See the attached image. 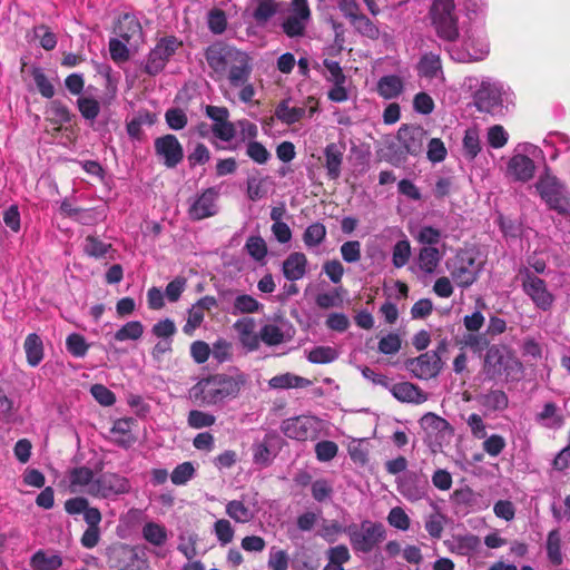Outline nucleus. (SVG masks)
I'll use <instances>...</instances> for the list:
<instances>
[{
  "label": "nucleus",
  "mask_w": 570,
  "mask_h": 570,
  "mask_svg": "<svg viewBox=\"0 0 570 570\" xmlns=\"http://www.w3.org/2000/svg\"><path fill=\"white\" fill-rule=\"evenodd\" d=\"M226 514L239 523L249 522L254 518L253 511L238 500L229 501L226 504Z\"/></svg>",
  "instance_id": "obj_42"
},
{
  "label": "nucleus",
  "mask_w": 570,
  "mask_h": 570,
  "mask_svg": "<svg viewBox=\"0 0 570 570\" xmlns=\"http://www.w3.org/2000/svg\"><path fill=\"white\" fill-rule=\"evenodd\" d=\"M311 21V10L307 0H292L287 16L284 18L282 29L289 38L303 37Z\"/></svg>",
  "instance_id": "obj_11"
},
{
  "label": "nucleus",
  "mask_w": 570,
  "mask_h": 570,
  "mask_svg": "<svg viewBox=\"0 0 570 570\" xmlns=\"http://www.w3.org/2000/svg\"><path fill=\"white\" fill-rule=\"evenodd\" d=\"M357 32L370 38L377 39L380 36L379 28L364 14H358L350 21Z\"/></svg>",
  "instance_id": "obj_53"
},
{
  "label": "nucleus",
  "mask_w": 570,
  "mask_h": 570,
  "mask_svg": "<svg viewBox=\"0 0 570 570\" xmlns=\"http://www.w3.org/2000/svg\"><path fill=\"white\" fill-rule=\"evenodd\" d=\"M246 155L255 163L259 165L266 164L271 158V153L266 149V147L256 141H248L246 147Z\"/></svg>",
  "instance_id": "obj_60"
},
{
  "label": "nucleus",
  "mask_w": 570,
  "mask_h": 570,
  "mask_svg": "<svg viewBox=\"0 0 570 570\" xmlns=\"http://www.w3.org/2000/svg\"><path fill=\"white\" fill-rule=\"evenodd\" d=\"M387 522L391 527L401 531H407L411 524L409 515L401 507H394L390 510L387 514Z\"/></svg>",
  "instance_id": "obj_56"
},
{
  "label": "nucleus",
  "mask_w": 570,
  "mask_h": 570,
  "mask_svg": "<svg viewBox=\"0 0 570 570\" xmlns=\"http://www.w3.org/2000/svg\"><path fill=\"white\" fill-rule=\"evenodd\" d=\"M446 268L451 279L456 286L470 287L479 277L482 269L481 264L476 262V255L473 250H460L456 255L446 262Z\"/></svg>",
  "instance_id": "obj_7"
},
{
  "label": "nucleus",
  "mask_w": 570,
  "mask_h": 570,
  "mask_svg": "<svg viewBox=\"0 0 570 570\" xmlns=\"http://www.w3.org/2000/svg\"><path fill=\"white\" fill-rule=\"evenodd\" d=\"M196 474V469L191 462L178 464L170 474V480L175 485H185Z\"/></svg>",
  "instance_id": "obj_52"
},
{
  "label": "nucleus",
  "mask_w": 570,
  "mask_h": 570,
  "mask_svg": "<svg viewBox=\"0 0 570 570\" xmlns=\"http://www.w3.org/2000/svg\"><path fill=\"white\" fill-rule=\"evenodd\" d=\"M96 478L94 471L88 466L72 468L66 474L70 493H87L89 495H91Z\"/></svg>",
  "instance_id": "obj_18"
},
{
  "label": "nucleus",
  "mask_w": 570,
  "mask_h": 570,
  "mask_svg": "<svg viewBox=\"0 0 570 570\" xmlns=\"http://www.w3.org/2000/svg\"><path fill=\"white\" fill-rule=\"evenodd\" d=\"M61 566L62 558L53 550H38L30 559L32 570H58Z\"/></svg>",
  "instance_id": "obj_32"
},
{
  "label": "nucleus",
  "mask_w": 570,
  "mask_h": 570,
  "mask_svg": "<svg viewBox=\"0 0 570 570\" xmlns=\"http://www.w3.org/2000/svg\"><path fill=\"white\" fill-rule=\"evenodd\" d=\"M142 538L153 546L161 547L168 539L166 528L157 522H147L141 530Z\"/></svg>",
  "instance_id": "obj_38"
},
{
  "label": "nucleus",
  "mask_w": 570,
  "mask_h": 570,
  "mask_svg": "<svg viewBox=\"0 0 570 570\" xmlns=\"http://www.w3.org/2000/svg\"><path fill=\"white\" fill-rule=\"evenodd\" d=\"M397 140L410 155H417L422 151L425 131L420 127L402 126L397 131Z\"/></svg>",
  "instance_id": "obj_24"
},
{
  "label": "nucleus",
  "mask_w": 570,
  "mask_h": 570,
  "mask_svg": "<svg viewBox=\"0 0 570 570\" xmlns=\"http://www.w3.org/2000/svg\"><path fill=\"white\" fill-rule=\"evenodd\" d=\"M483 374L491 381H515L522 373V364L505 346L492 345L485 353Z\"/></svg>",
  "instance_id": "obj_2"
},
{
  "label": "nucleus",
  "mask_w": 570,
  "mask_h": 570,
  "mask_svg": "<svg viewBox=\"0 0 570 570\" xmlns=\"http://www.w3.org/2000/svg\"><path fill=\"white\" fill-rule=\"evenodd\" d=\"M206 60L217 79L226 78L228 89L225 97L230 99L229 91L237 90L242 102L253 101L256 89L249 81L253 66L246 52L229 46L213 45L206 51Z\"/></svg>",
  "instance_id": "obj_1"
},
{
  "label": "nucleus",
  "mask_w": 570,
  "mask_h": 570,
  "mask_svg": "<svg viewBox=\"0 0 570 570\" xmlns=\"http://www.w3.org/2000/svg\"><path fill=\"white\" fill-rule=\"evenodd\" d=\"M234 328L244 348L253 352L259 348V333L257 334L256 323L252 317H244L235 322Z\"/></svg>",
  "instance_id": "obj_26"
},
{
  "label": "nucleus",
  "mask_w": 570,
  "mask_h": 570,
  "mask_svg": "<svg viewBox=\"0 0 570 570\" xmlns=\"http://www.w3.org/2000/svg\"><path fill=\"white\" fill-rule=\"evenodd\" d=\"M387 390L401 402L422 404L428 400V394L410 382L390 383Z\"/></svg>",
  "instance_id": "obj_25"
},
{
  "label": "nucleus",
  "mask_w": 570,
  "mask_h": 570,
  "mask_svg": "<svg viewBox=\"0 0 570 570\" xmlns=\"http://www.w3.org/2000/svg\"><path fill=\"white\" fill-rule=\"evenodd\" d=\"M178 46L179 42L173 37L161 39L148 55L145 66L146 72L153 76L159 73Z\"/></svg>",
  "instance_id": "obj_16"
},
{
  "label": "nucleus",
  "mask_w": 570,
  "mask_h": 570,
  "mask_svg": "<svg viewBox=\"0 0 570 570\" xmlns=\"http://www.w3.org/2000/svg\"><path fill=\"white\" fill-rule=\"evenodd\" d=\"M214 533L222 546L230 543L234 539V529L226 519H219L215 522Z\"/></svg>",
  "instance_id": "obj_62"
},
{
  "label": "nucleus",
  "mask_w": 570,
  "mask_h": 570,
  "mask_svg": "<svg viewBox=\"0 0 570 570\" xmlns=\"http://www.w3.org/2000/svg\"><path fill=\"white\" fill-rule=\"evenodd\" d=\"M546 548L549 561L554 566H560L563 561V556L561 552V534L559 530L556 529L548 533Z\"/></svg>",
  "instance_id": "obj_40"
},
{
  "label": "nucleus",
  "mask_w": 570,
  "mask_h": 570,
  "mask_svg": "<svg viewBox=\"0 0 570 570\" xmlns=\"http://www.w3.org/2000/svg\"><path fill=\"white\" fill-rule=\"evenodd\" d=\"M403 89V82L397 76H384L377 83L379 94L385 99L397 97Z\"/></svg>",
  "instance_id": "obj_39"
},
{
  "label": "nucleus",
  "mask_w": 570,
  "mask_h": 570,
  "mask_svg": "<svg viewBox=\"0 0 570 570\" xmlns=\"http://www.w3.org/2000/svg\"><path fill=\"white\" fill-rule=\"evenodd\" d=\"M305 107L291 106L289 100L281 101L275 110L278 120L286 125H293L305 116Z\"/></svg>",
  "instance_id": "obj_37"
},
{
  "label": "nucleus",
  "mask_w": 570,
  "mask_h": 570,
  "mask_svg": "<svg viewBox=\"0 0 570 570\" xmlns=\"http://www.w3.org/2000/svg\"><path fill=\"white\" fill-rule=\"evenodd\" d=\"M27 362L30 366L36 367L43 358L42 340L36 334H29L23 343Z\"/></svg>",
  "instance_id": "obj_36"
},
{
  "label": "nucleus",
  "mask_w": 570,
  "mask_h": 570,
  "mask_svg": "<svg viewBox=\"0 0 570 570\" xmlns=\"http://www.w3.org/2000/svg\"><path fill=\"white\" fill-rule=\"evenodd\" d=\"M326 237V227L321 223L309 225L303 235L304 244L308 247L318 246Z\"/></svg>",
  "instance_id": "obj_50"
},
{
  "label": "nucleus",
  "mask_w": 570,
  "mask_h": 570,
  "mask_svg": "<svg viewBox=\"0 0 570 570\" xmlns=\"http://www.w3.org/2000/svg\"><path fill=\"white\" fill-rule=\"evenodd\" d=\"M465 422H466L468 428L470 429L471 435L474 439H479V440L485 439V436L488 435L487 424L480 414L471 413L466 417Z\"/></svg>",
  "instance_id": "obj_64"
},
{
  "label": "nucleus",
  "mask_w": 570,
  "mask_h": 570,
  "mask_svg": "<svg viewBox=\"0 0 570 570\" xmlns=\"http://www.w3.org/2000/svg\"><path fill=\"white\" fill-rule=\"evenodd\" d=\"M345 145L331 142L324 148V167L327 176L336 180L341 176Z\"/></svg>",
  "instance_id": "obj_27"
},
{
  "label": "nucleus",
  "mask_w": 570,
  "mask_h": 570,
  "mask_svg": "<svg viewBox=\"0 0 570 570\" xmlns=\"http://www.w3.org/2000/svg\"><path fill=\"white\" fill-rule=\"evenodd\" d=\"M430 14L432 24L441 39L445 41L458 39V16L453 0H434Z\"/></svg>",
  "instance_id": "obj_8"
},
{
  "label": "nucleus",
  "mask_w": 570,
  "mask_h": 570,
  "mask_svg": "<svg viewBox=\"0 0 570 570\" xmlns=\"http://www.w3.org/2000/svg\"><path fill=\"white\" fill-rule=\"evenodd\" d=\"M449 550L460 556H470L480 549L481 541L475 534L454 535L451 540L445 541Z\"/></svg>",
  "instance_id": "obj_29"
},
{
  "label": "nucleus",
  "mask_w": 570,
  "mask_h": 570,
  "mask_svg": "<svg viewBox=\"0 0 570 570\" xmlns=\"http://www.w3.org/2000/svg\"><path fill=\"white\" fill-rule=\"evenodd\" d=\"M77 107L86 120L94 121L100 112V104L90 96H81L77 100Z\"/></svg>",
  "instance_id": "obj_46"
},
{
  "label": "nucleus",
  "mask_w": 570,
  "mask_h": 570,
  "mask_svg": "<svg viewBox=\"0 0 570 570\" xmlns=\"http://www.w3.org/2000/svg\"><path fill=\"white\" fill-rule=\"evenodd\" d=\"M46 115L47 119L57 126L69 122L71 119L69 109L62 102L57 100L49 104Z\"/></svg>",
  "instance_id": "obj_45"
},
{
  "label": "nucleus",
  "mask_w": 570,
  "mask_h": 570,
  "mask_svg": "<svg viewBox=\"0 0 570 570\" xmlns=\"http://www.w3.org/2000/svg\"><path fill=\"white\" fill-rule=\"evenodd\" d=\"M482 440L483 451L492 458L499 456L507 446L505 439L500 434L487 435L485 439Z\"/></svg>",
  "instance_id": "obj_54"
},
{
  "label": "nucleus",
  "mask_w": 570,
  "mask_h": 570,
  "mask_svg": "<svg viewBox=\"0 0 570 570\" xmlns=\"http://www.w3.org/2000/svg\"><path fill=\"white\" fill-rule=\"evenodd\" d=\"M445 517L436 511L425 518V530L431 538L440 539L444 529Z\"/></svg>",
  "instance_id": "obj_55"
},
{
  "label": "nucleus",
  "mask_w": 570,
  "mask_h": 570,
  "mask_svg": "<svg viewBox=\"0 0 570 570\" xmlns=\"http://www.w3.org/2000/svg\"><path fill=\"white\" fill-rule=\"evenodd\" d=\"M307 257L301 252L291 253L283 262L282 272L286 279L295 282L302 279L307 272Z\"/></svg>",
  "instance_id": "obj_28"
},
{
  "label": "nucleus",
  "mask_w": 570,
  "mask_h": 570,
  "mask_svg": "<svg viewBox=\"0 0 570 570\" xmlns=\"http://www.w3.org/2000/svg\"><path fill=\"white\" fill-rule=\"evenodd\" d=\"M155 153L167 168H175L184 158V149L174 135H165L156 138Z\"/></svg>",
  "instance_id": "obj_14"
},
{
  "label": "nucleus",
  "mask_w": 570,
  "mask_h": 570,
  "mask_svg": "<svg viewBox=\"0 0 570 570\" xmlns=\"http://www.w3.org/2000/svg\"><path fill=\"white\" fill-rule=\"evenodd\" d=\"M513 98L514 95L509 87L490 79L482 80L473 96L476 109L488 114H498L513 105Z\"/></svg>",
  "instance_id": "obj_4"
},
{
  "label": "nucleus",
  "mask_w": 570,
  "mask_h": 570,
  "mask_svg": "<svg viewBox=\"0 0 570 570\" xmlns=\"http://www.w3.org/2000/svg\"><path fill=\"white\" fill-rule=\"evenodd\" d=\"M263 305L247 294L237 295L233 304V314H252L258 312Z\"/></svg>",
  "instance_id": "obj_43"
},
{
  "label": "nucleus",
  "mask_w": 570,
  "mask_h": 570,
  "mask_svg": "<svg viewBox=\"0 0 570 570\" xmlns=\"http://www.w3.org/2000/svg\"><path fill=\"white\" fill-rule=\"evenodd\" d=\"M488 144L494 148L499 149L507 145L509 140V134L501 125H494L488 128L487 132Z\"/></svg>",
  "instance_id": "obj_57"
},
{
  "label": "nucleus",
  "mask_w": 570,
  "mask_h": 570,
  "mask_svg": "<svg viewBox=\"0 0 570 570\" xmlns=\"http://www.w3.org/2000/svg\"><path fill=\"white\" fill-rule=\"evenodd\" d=\"M32 77L39 92L45 98H52L55 95V87L45 72L40 68H35L32 70Z\"/></svg>",
  "instance_id": "obj_63"
},
{
  "label": "nucleus",
  "mask_w": 570,
  "mask_h": 570,
  "mask_svg": "<svg viewBox=\"0 0 570 570\" xmlns=\"http://www.w3.org/2000/svg\"><path fill=\"white\" fill-rule=\"evenodd\" d=\"M292 336L293 330L288 322L278 320L262 326L259 343L263 342L268 346H275L289 341Z\"/></svg>",
  "instance_id": "obj_19"
},
{
  "label": "nucleus",
  "mask_w": 570,
  "mask_h": 570,
  "mask_svg": "<svg viewBox=\"0 0 570 570\" xmlns=\"http://www.w3.org/2000/svg\"><path fill=\"white\" fill-rule=\"evenodd\" d=\"M337 357V351L331 346H316L312 348L307 354V360L314 364L331 363Z\"/></svg>",
  "instance_id": "obj_48"
},
{
  "label": "nucleus",
  "mask_w": 570,
  "mask_h": 570,
  "mask_svg": "<svg viewBox=\"0 0 570 570\" xmlns=\"http://www.w3.org/2000/svg\"><path fill=\"white\" fill-rule=\"evenodd\" d=\"M215 421L216 417L213 414L199 410H191L187 419L188 425L194 429L209 428Z\"/></svg>",
  "instance_id": "obj_61"
},
{
  "label": "nucleus",
  "mask_w": 570,
  "mask_h": 570,
  "mask_svg": "<svg viewBox=\"0 0 570 570\" xmlns=\"http://www.w3.org/2000/svg\"><path fill=\"white\" fill-rule=\"evenodd\" d=\"M475 400L487 412H501L509 405V399L501 390H490L487 393H481L476 395Z\"/></svg>",
  "instance_id": "obj_31"
},
{
  "label": "nucleus",
  "mask_w": 570,
  "mask_h": 570,
  "mask_svg": "<svg viewBox=\"0 0 570 570\" xmlns=\"http://www.w3.org/2000/svg\"><path fill=\"white\" fill-rule=\"evenodd\" d=\"M441 358L435 352H426L410 363L413 375L420 380L435 377L440 372Z\"/></svg>",
  "instance_id": "obj_23"
},
{
  "label": "nucleus",
  "mask_w": 570,
  "mask_h": 570,
  "mask_svg": "<svg viewBox=\"0 0 570 570\" xmlns=\"http://www.w3.org/2000/svg\"><path fill=\"white\" fill-rule=\"evenodd\" d=\"M144 334V325L139 321H130L124 324L115 334L117 342L137 341Z\"/></svg>",
  "instance_id": "obj_41"
},
{
  "label": "nucleus",
  "mask_w": 570,
  "mask_h": 570,
  "mask_svg": "<svg viewBox=\"0 0 570 570\" xmlns=\"http://www.w3.org/2000/svg\"><path fill=\"white\" fill-rule=\"evenodd\" d=\"M481 150L479 132L475 128L465 130L463 137V155L466 159H474Z\"/></svg>",
  "instance_id": "obj_44"
},
{
  "label": "nucleus",
  "mask_w": 570,
  "mask_h": 570,
  "mask_svg": "<svg viewBox=\"0 0 570 570\" xmlns=\"http://www.w3.org/2000/svg\"><path fill=\"white\" fill-rule=\"evenodd\" d=\"M111 249V244L105 243L95 236H87L83 244L85 253L94 258H102Z\"/></svg>",
  "instance_id": "obj_47"
},
{
  "label": "nucleus",
  "mask_w": 570,
  "mask_h": 570,
  "mask_svg": "<svg viewBox=\"0 0 570 570\" xmlns=\"http://www.w3.org/2000/svg\"><path fill=\"white\" fill-rule=\"evenodd\" d=\"M115 32L126 41L136 40L141 35V27L134 14L125 13L119 18Z\"/></svg>",
  "instance_id": "obj_33"
},
{
  "label": "nucleus",
  "mask_w": 570,
  "mask_h": 570,
  "mask_svg": "<svg viewBox=\"0 0 570 570\" xmlns=\"http://www.w3.org/2000/svg\"><path fill=\"white\" fill-rule=\"evenodd\" d=\"M397 490L407 501L416 502L428 498L429 482L409 473L397 479Z\"/></svg>",
  "instance_id": "obj_17"
},
{
  "label": "nucleus",
  "mask_w": 570,
  "mask_h": 570,
  "mask_svg": "<svg viewBox=\"0 0 570 570\" xmlns=\"http://www.w3.org/2000/svg\"><path fill=\"white\" fill-rule=\"evenodd\" d=\"M239 383L232 376L217 374L200 380L190 390V397L203 404L214 405L238 394Z\"/></svg>",
  "instance_id": "obj_3"
},
{
  "label": "nucleus",
  "mask_w": 570,
  "mask_h": 570,
  "mask_svg": "<svg viewBox=\"0 0 570 570\" xmlns=\"http://www.w3.org/2000/svg\"><path fill=\"white\" fill-rule=\"evenodd\" d=\"M411 257V245L407 239H401L395 243L392 249V263L394 267L405 266Z\"/></svg>",
  "instance_id": "obj_51"
},
{
  "label": "nucleus",
  "mask_w": 570,
  "mask_h": 570,
  "mask_svg": "<svg viewBox=\"0 0 570 570\" xmlns=\"http://www.w3.org/2000/svg\"><path fill=\"white\" fill-rule=\"evenodd\" d=\"M442 257L443 253L435 246H423L417 256L419 267L424 274H433Z\"/></svg>",
  "instance_id": "obj_34"
},
{
  "label": "nucleus",
  "mask_w": 570,
  "mask_h": 570,
  "mask_svg": "<svg viewBox=\"0 0 570 570\" xmlns=\"http://www.w3.org/2000/svg\"><path fill=\"white\" fill-rule=\"evenodd\" d=\"M519 275L522 291L534 306L543 312L551 309L554 295L549 291L547 283L528 267L520 269Z\"/></svg>",
  "instance_id": "obj_10"
},
{
  "label": "nucleus",
  "mask_w": 570,
  "mask_h": 570,
  "mask_svg": "<svg viewBox=\"0 0 570 570\" xmlns=\"http://www.w3.org/2000/svg\"><path fill=\"white\" fill-rule=\"evenodd\" d=\"M268 385L274 390L303 389L311 385V381L293 373H284L273 376Z\"/></svg>",
  "instance_id": "obj_35"
},
{
  "label": "nucleus",
  "mask_w": 570,
  "mask_h": 570,
  "mask_svg": "<svg viewBox=\"0 0 570 570\" xmlns=\"http://www.w3.org/2000/svg\"><path fill=\"white\" fill-rule=\"evenodd\" d=\"M219 190L216 187H209L197 195L190 203L188 214L194 220H200L212 217L218 213Z\"/></svg>",
  "instance_id": "obj_13"
},
{
  "label": "nucleus",
  "mask_w": 570,
  "mask_h": 570,
  "mask_svg": "<svg viewBox=\"0 0 570 570\" xmlns=\"http://www.w3.org/2000/svg\"><path fill=\"white\" fill-rule=\"evenodd\" d=\"M535 189L542 200L560 214L570 213V191L549 170H546L535 183Z\"/></svg>",
  "instance_id": "obj_5"
},
{
  "label": "nucleus",
  "mask_w": 570,
  "mask_h": 570,
  "mask_svg": "<svg viewBox=\"0 0 570 570\" xmlns=\"http://www.w3.org/2000/svg\"><path fill=\"white\" fill-rule=\"evenodd\" d=\"M132 423V419H119L115 421L110 430L112 442L125 449L130 448L136 442V438L131 433Z\"/></svg>",
  "instance_id": "obj_30"
},
{
  "label": "nucleus",
  "mask_w": 570,
  "mask_h": 570,
  "mask_svg": "<svg viewBox=\"0 0 570 570\" xmlns=\"http://www.w3.org/2000/svg\"><path fill=\"white\" fill-rule=\"evenodd\" d=\"M66 346L70 354L76 357H83L87 354L89 345L80 334H70L66 340Z\"/></svg>",
  "instance_id": "obj_58"
},
{
  "label": "nucleus",
  "mask_w": 570,
  "mask_h": 570,
  "mask_svg": "<svg viewBox=\"0 0 570 570\" xmlns=\"http://www.w3.org/2000/svg\"><path fill=\"white\" fill-rule=\"evenodd\" d=\"M277 11L276 0H248L244 17L252 18L258 27H264Z\"/></svg>",
  "instance_id": "obj_20"
},
{
  "label": "nucleus",
  "mask_w": 570,
  "mask_h": 570,
  "mask_svg": "<svg viewBox=\"0 0 570 570\" xmlns=\"http://www.w3.org/2000/svg\"><path fill=\"white\" fill-rule=\"evenodd\" d=\"M450 56L458 62L483 60L489 53V42L482 29H471L466 32L462 47L453 46Z\"/></svg>",
  "instance_id": "obj_9"
},
{
  "label": "nucleus",
  "mask_w": 570,
  "mask_h": 570,
  "mask_svg": "<svg viewBox=\"0 0 570 570\" xmlns=\"http://www.w3.org/2000/svg\"><path fill=\"white\" fill-rule=\"evenodd\" d=\"M130 482L128 479L116 473H104L96 478L95 485L91 490V497L100 499H109L130 491Z\"/></svg>",
  "instance_id": "obj_12"
},
{
  "label": "nucleus",
  "mask_w": 570,
  "mask_h": 570,
  "mask_svg": "<svg viewBox=\"0 0 570 570\" xmlns=\"http://www.w3.org/2000/svg\"><path fill=\"white\" fill-rule=\"evenodd\" d=\"M351 546L355 552L370 553L386 538V530L380 522L364 520L361 525L346 527Z\"/></svg>",
  "instance_id": "obj_6"
},
{
  "label": "nucleus",
  "mask_w": 570,
  "mask_h": 570,
  "mask_svg": "<svg viewBox=\"0 0 570 570\" xmlns=\"http://www.w3.org/2000/svg\"><path fill=\"white\" fill-rule=\"evenodd\" d=\"M197 534L183 533L179 535L178 551L181 552L188 560H193L197 554Z\"/></svg>",
  "instance_id": "obj_59"
},
{
  "label": "nucleus",
  "mask_w": 570,
  "mask_h": 570,
  "mask_svg": "<svg viewBox=\"0 0 570 570\" xmlns=\"http://www.w3.org/2000/svg\"><path fill=\"white\" fill-rule=\"evenodd\" d=\"M535 170L534 161L523 154L513 155L507 165L505 175L514 181H529Z\"/></svg>",
  "instance_id": "obj_21"
},
{
  "label": "nucleus",
  "mask_w": 570,
  "mask_h": 570,
  "mask_svg": "<svg viewBox=\"0 0 570 570\" xmlns=\"http://www.w3.org/2000/svg\"><path fill=\"white\" fill-rule=\"evenodd\" d=\"M318 422L312 416H296L287 419L282 424L283 433L291 439L305 441L316 436Z\"/></svg>",
  "instance_id": "obj_15"
},
{
  "label": "nucleus",
  "mask_w": 570,
  "mask_h": 570,
  "mask_svg": "<svg viewBox=\"0 0 570 570\" xmlns=\"http://www.w3.org/2000/svg\"><path fill=\"white\" fill-rule=\"evenodd\" d=\"M543 142L546 146L554 148L552 159H556L560 153L570 151V137L563 132L549 134Z\"/></svg>",
  "instance_id": "obj_49"
},
{
  "label": "nucleus",
  "mask_w": 570,
  "mask_h": 570,
  "mask_svg": "<svg viewBox=\"0 0 570 570\" xmlns=\"http://www.w3.org/2000/svg\"><path fill=\"white\" fill-rule=\"evenodd\" d=\"M417 73L428 80L432 86L439 87L444 83V75L440 57L434 53H425L417 63Z\"/></svg>",
  "instance_id": "obj_22"
}]
</instances>
